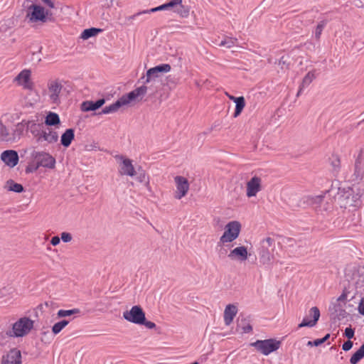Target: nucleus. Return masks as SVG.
I'll use <instances>...</instances> for the list:
<instances>
[{
	"mask_svg": "<svg viewBox=\"0 0 364 364\" xmlns=\"http://www.w3.org/2000/svg\"><path fill=\"white\" fill-rule=\"evenodd\" d=\"M361 195L355 193L350 187L338 188L336 193L333 196L335 203L341 208L348 207H356L360 202Z\"/></svg>",
	"mask_w": 364,
	"mask_h": 364,
	"instance_id": "obj_1",
	"label": "nucleus"
},
{
	"mask_svg": "<svg viewBox=\"0 0 364 364\" xmlns=\"http://www.w3.org/2000/svg\"><path fill=\"white\" fill-rule=\"evenodd\" d=\"M63 85L58 78H51L47 81L46 89L43 91V95L48 97L50 104L59 105L61 102Z\"/></svg>",
	"mask_w": 364,
	"mask_h": 364,
	"instance_id": "obj_2",
	"label": "nucleus"
},
{
	"mask_svg": "<svg viewBox=\"0 0 364 364\" xmlns=\"http://www.w3.org/2000/svg\"><path fill=\"white\" fill-rule=\"evenodd\" d=\"M31 156L36 161V164L33 168V171H36L41 166L50 169L55 167V159L49 153L33 151L31 153Z\"/></svg>",
	"mask_w": 364,
	"mask_h": 364,
	"instance_id": "obj_3",
	"label": "nucleus"
},
{
	"mask_svg": "<svg viewBox=\"0 0 364 364\" xmlns=\"http://www.w3.org/2000/svg\"><path fill=\"white\" fill-rule=\"evenodd\" d=\"M33 328V321L28 317L19 318L13 324L10 336L23 337L26 336Z\"/></svg>",
	"mask_w": 364,
	"mask_h": 364,
	"instance_id": "obj_4",
	"label": "nucleus"
},
{
	"mask_svg": "<svg viewBox=\"0 0 364 364\" xmlns=\"http://www.w3.org/2000/svg\"><path fill=\"white\" fill-rule=\"evenodd\" d=\"M240 230V222L236 220L229 222L225 227V231L220 238V242L225 244L234 241L238 237Z\"/></svg>",
	"mask_w": 364,
	"mask_h": 364,
	"instance_id": "obj_5",
	"label": "nucleus"
},
{
	"mask_svg": "<svg viewBox=\"0 0 364 364\" xmlns=\"http://www.w3.org/2000/svg\"><path fill=\"white\" fill-rule=\"evenodd\" d=\"M258 351L264 355H268L271 353L278 350L281 346V342L273 338L266 340H257L251 343Z\"/></svg>",
	"mask_w": 364,
	"mask_h": 364,
	"instance_id": "obj_6",
	"label": "nucleus"
},
{
	"mask_svg": "<svg viewBox=\"0 0 364 364\" xmlns=\"http://www.w3.org/2000/svg\"><path fill=\"white\" fill-rule=\"evenodd\" d=\"M48 12L45 11L44 8L37 4H31L28 7L26 18L30 22L36 23L42 22L45 23L47 21V16Z\"/></svg>",
	"mask_w": 364,
	"mask_h": 364,
	"instance_id": "obj_7",
	"label": "nucleus"
},
{
	"mask_svg": "<svg viewBox=\"0 0 364 364\" xmlns=\"http://www.w3.org/2000/svg\"><path fill=\"white\" fill-rule=\"evenodd\" d=\"M147 92V87L145 85L136 87L130 92L123 95L119 99L122 106L127 105L132 102H139Z\"/></svg>",
	"mask_w": 364,
	"mask_h": 364,
	"instance_id": "obj_8",
	"label": "nucleus"
},
{
	"mask_svg": "<svg viewBox=\"0 0 364 364\" xmlns=\"http://www.w3.org/2000/svg\"><path fill=\"white\" fill-rule=\"evenodd\" d=\"M145 313L140 306H133L130 310L123 312V318L129 322L141 325L144 322Z\"/></svg>",
	"mask_w": 364,
	"mask_h": 364,
	"instance_id": "obj_9",
	"label": "nucleus"
},
{
	"mask_svg": "<svg viewBox=\"0 0 364 364\" xmlns=\"http://www.w3.org/2000/svg\"><path fill=\"white\" fill-rule=\"evenodd\" d=\"M114 158L119 164V173L120 175L132 177L136 175V171L131 159L123 155H117Z\"/></svg>",
	"mask_w": 364,
	"mask_h": 364,
	"instance_id": "obj_10",
	"label": "nucleus"
},
{
	"mask_svg": "<svg viewBox=\"0 0 364 364\" xmlns=\"http://www.w3.org/2000/svg\"><path fill=\"white\" fill-rule=\"evenodd\" d=\"M166 10H171L181 18H187L189 16V8L183 4V0H169L166 3Z\"/></svg>",
	"mask_w": 364,
	"mask_h": 364,
	"instance_id": "obj_11",
	"label": "nucleus"
},
{
	"mask_svg": "<svg viewBox=\"0 0 364 364\" xmlns=\"http://www.w3.org/2000/svg\"><path fill=\"white\" fill-rule=\"evenodd\" d=\"M31 70L24 69L14 79V82L21 86L24 90H32L33 88V82L31 80Z\"/></svg>",
	"mask_w": 364,
	"mask_h": 364,
	"instance_id": "obj_12",
	"label": "nucleus"
},
{
	"mask_svg": "<svg viewBox=\"0 0 364 364\" xmlns=\"http://www.w3.org/2000/svg\"><path fill=\"white\" fill-rule=\"evenodd\" d=\"M262 190V178L258 176L252 177L246 184V196L248 198L255 197Z\"/></svg>",
	"mask_w": 364,
	"mask_h": 364,
	"instance_id": "obj_13",
	"label": "nucleus"
},
{
	"mask_svg": "<svg viewBox=\"0 0 364 364\" xmlns=\"http://www.w3.org/2000/svg\"><path fill=\"white\" fill-rule=\"evenodd\" d=\"M174 181L176 186L175 198L181 199L187 194L189 190V183L185 177L181 176H176Z\"/></svg>",
	"mask_w": 364,
	"mask_h": 364,
	"instance_id": "obj_14",
	"label": "nucleus"
},
{
	"mask_svg": "<svg viewBox=\"0 0 364 364\" xmlns=\"http://www.w3.org/2000/svg\"><path fill=\"white\" fill-rule=\"evenodd\" d=\"M58 140V132L53 130L52 128L45 126L43 131L41 132L40 137H38L37 143L41 144L46 141L48 144H54L56 143Z\"/></svg>",
	"mask_w": 364,
	"mask_h": 364,
	"instance_id": "obj_15",
	"label": "nucleus"
},
{
	"mask_svg": "<svg viewBox=\"0 0 364 364\" xmlns=\"http://www.w3.org/2000/svg\"><path fill=\"white\" fill-rule=\"evenodd\" d=\"M171 69V67L169 64H161L149 69L146 71L144 83H149L152 79L159 77V73H168Z\"/></svg>",
	"mask_w": 364,
	"mask_h": 364,
	"instance_id": "obj_16",
	"label": "nucleus"
},
{
	"mask_svg": "<svg viewBox=\"0 0 364 364\" xmlns=\"http://www.w3.org/2000/svg\"><path fill=\"white\" fill-rule=\"evenodd\" d=\"M21 353L17 348L11 349L3 355L1 364H21Z\"/></svg>",
	"mask_w": 364,
	"mask_h": 364,
	"instance_id": "obj_17",
	"label": "nucleus"
},
{
	"mask_svg": "<svg viewBox=\"0 0 364 364\" xmlns=\"http://www.w3.org/2000/svg\"><path fill=\"white\" fill-rule=\"evenodd\" d=\"M228 257L231 260L245 262L248 258L247 248L245 246H239L230 250Z\"/></svg>",
	"mask_w": 364,
	"mask_h": 364,
	"instance_id": "obj_18",
	"label": "nucleus"
},
{
	"mask_svg": "<svg viewBox=\"0 0 364 364\" xmlns=\"http://www.w3.org/2000/svg\"><path fill=\"white\" fill-rule=\"evenodd\" d=\"M1 159L9 167H14L18 164L19 158L14 150H6L1 154Z\"/></svg>",
	"mask_w": 364,
	"mask_h": 364,
	"instance_id": "obj_19",
	"label": "nucleus"
},
{
	"mask_svg": "<svg viewBox=\"0 0 364 364\" xmlns=\"http://www.w3.org/2000/svg\"><path fill=\"white\" fill-rule=\"evenodd\" d=\"M309 316L313 317V320H309L307 317L304 318L301 323L299 324V328L302 327H313L314 326L320 317V311L316 306H314L309 310Z\"/></svg>",
	"mask_w": 364,
	"mask_h": 364,
	"instance_id": "obj_20",
	"label": "nucleus"
},
{
	"mask_svg": "<svg viewBox=\"0 0 364 364\" xmlns=\"http://www.w3.org/2000/svg\"><path fill=\"white\" fill-rule=\"evenodd\" d=\"M26 125L27 129L30 131L37 142L45 125L40 123H36L34 121H28L26 122Z\"/></svg>",
	"mask_w": 364,
	"mask_h": 364,
	"instance_id": "obj_21",
	"label": "nucleus"
},
{
	"mask_svg": "<svg viewBox=\"0 0 364 364\" xmlns=\"http://www.w3.org/2000/svg\"><path fill=\"white\" fill-rule=\"evenodd\" d=\"M105 103L104 98L100 99L96 102L87 100L85 101L81 105V109L83 112L95 111L101 107Z\"/></svg>",
	"mask_w": 364,
	"mask_h": 364,
	"instance_id": "obj_22",
	"label": "nucleus"
},
{
	"mask_svg": "<svg viewBox=\"0 0 364 364\" xmlns=\"http://www.w3.org/2000/svg\"><path fill=\"white\" fill-rule=\"evenodd\" d=\"M237 313V307L233 304L226 306L224 311V321L225 325L229 326L233 321Z\"/></svg>",
	"mask_w": 364,
	"mask_h": 364,
	"instance_id": "obj_23",
	"label": "nucleus"
},
{
	"mask_svg": "<svg viewBox=\"0 0 364 364\" xmlns=\"http://www.w3.org/2000/svg\"><path fill=\"white\" fill-rule=\"evenodd\" d=\"M75 138V131L73 129H68L62 134L60 143L65 147H68Z\"/></svg>",
	"mask_w": 364,
	"mask_h": 364,
	"instance_id": "obj_24",
	"label": "nucleus"
},
{
	"mask_svg": "<svg viewBox=\"0 0 364 364\" xmlns=\"http://www.w3.org/2000/svg\"><path fill=\"white\" fill-rule=\"evenodd\" d=\"M336 190L334 188H331L323 194L317 195V196H310L307 197V202L312 205H318L323 201L326 193H328L329 196H331Z\"/></svg>",
	"mask_w": 364,
	"mask_h": 364,
	"instance_id": "obj_25",
	"label": "nucleus"
},
{
	"mask_svg": "<svg viewBox=\"0 0 364 364\" xmlns=\"http://www.w3.org/2000/svg\"><path fill=\"white\" fill-rule=\"evenodd\" d=\"M259 262L262 264H269L273 258V256L267 249V247H264V245L262 246V248L259 252Z\"/></svg>",
	"mask_w": 364,
	"mask_h": 364,
	"instance_id": "obj_26",
	"label": "nucleus"
},
{
	"mask_svg": "<svg viewBox=\"0 0 364 364\" xmlns=\"http://www.w3.org/2000/svg\"><path fill=\"white\" fill-rule=\"evenodd\" d=\"M164 10H166V3L161 5V6H159L157 7H155V8H152L151 9H146V10H143L141 11H139L130 16H129L127 18L128 21H132V20H134L137 16H140V15H142V14H151V13H154V12H156V11H164Z\"/></svg>",
	"mask_w": 364,
	"mask_h": 364,
	"instance_id": "obj_27",
	"label": "nucleus"
},
{
	"mask_svg": "<svg viewBox=\"0 0 364 364\" xmlns=\"http://www.w3.org/2000/svg\"><path fill=\"white\" fill-rule=\"evenodd\" d=\"M237 329L241 331L242 333H248L252 331V326L250 321L246 318H241L237 323Z\"/></svg>",
	"mask_w": 364,
	"mask_h": 364,
	"instance_id": "obj_28",
	"label": "nucleus"
},
{
	"mask_svg": "<svg viewBox=\"0 0 364 364\" xmlns=\"http://www.w3.org/2000/svg\"><path fill=\"white\" fill-rule=\"evenodd\" d=\"M122 107H123V106L121 104V102L119 99L115 102L112 103V105L105 107L102 109V112L100 114H110V113H114V112H117L118 109Z\"/></svg>",
	"mask_w": 364,
	"mask_h": 364,
	"instance_id": "obj_29",
	"label": "nucleus"
},
{
	"mask_svg": "<svg viewBox=\"0 0 364 364\" xmlns=\"http://www.w3.org/2000/svg\"><path fill=\"white\" fill-rule=\"evenodd\" d=\"M60 122V117L58 114L55 112H49L45 120L46 126H55L59 124Z\"/></svg>",
	"mask_w": 364,
	"mask_h": 364,
	"instance_id": "obj_30",
	"label": "nucleus"
},
{
	"mask_svg": "<svg viewBox=\"0 0 364 364\" xmlns=\"http://www.w3.org/2000/svg\"><path fill=\"white\" fill-rule=\"evenodd\" d=\"M363 358H364V343L351 356L350 363L351 364H357Z\"/></svg>",
	"mask_w": 364,
	"mask_h": 364,
	"instance_id": "obj_31",
	"label": "nucleus"
},
{
	"mask_svg": "<svg viewBox=\"0 0 364 364\" xmlns=\"http://www.w3.org/2000/svg\"><path fill=\"white\" fill-rule=\"evenodd\" d=\"M12 140L9 132L6 127L0 121V141H10Z\"/></svg>",
	"mask_w": 364,
	"mask_h": 364,
	"instance_id": "obj_32",
	"label": "nucleus"
},
{
	"mask_svg": "<svg viewBox=\"0 0 364 364\" xmlns=\"http://www.w3.org/2000/svg\"><path fill=\"white\" fill-rule=\"evenodd\" d=\"M102 31L100 28H91L84 30L81 33V38L87 40L90 37L95 36Z\"/></svg>",
	"mask_w": 364,
	"mask_h": 364,
	"instance_id": "obj_33",
	"label": "nucleus"
},
{
	"mask_svg": "<svg viewBox=\"0 0 364 364\" xmlns=\"http://www.w3.org/2000/svg\"><path fill=\"white\" fill-rule=\"evenodd\" d=\"M236 100L237 101L235 102L236 106L234 112V117L239 116L245 106V100L244 97H238Z\"/></svg>",
	"mask_w": 364,
	"mask_h": 364,
	"instance_id": "obj_34",
	"label": "nucleus"
},
{
	"mask_svg": "<svg viewBox=\"0 0 364 364\" xmlns=\"http://www.w3.org/2000/svg\"><path fill=\"white\" fill-rule=\"evenodd\" d=\"M316 74L315 70L309 71L303 78V80L301 82V85L304 88L309 86L311 82L316 78Z\"/></svg>",
	"mask_w": 364,
	"mask_h": 364,
	"instance_id": "obj_35",
	"label": "nucleus"
},
{
	"mask_svg": "<svg viewBox=\"0 0 364 364\" xmlns=\"http://www.w3.org/2000/svg\"><path fill=\"white\" fill-rule=\"evenodd\" d=\"M8 190L15 193H21L23 191V187L21 184L15 183L13 180L7 181Z\"/></svg>",
	"mask_w": 364,
	"mask_h": 364,
	"instance_id": "obj_36",
	"label": "nucleus"
},
{
	"mask_svg": "<svg viewBox=\"0 0 364 364\" xmlns=\"http://www.w3.org/2000/svg\"><path fill=\"white\" fill-rule=\"evenodd\" d=\"M80 313V310L79 309H73L69 310L60 309L57 313V316L58 318H63L75 314H79Z\"/></svg>",
	"mask_w": 364,
	"mask_h": 364,
	"instance_id": "obj_37",
	"label": "nucleus"
},
{
	"mask_svg": "<svg viewBox=\"0 0 364 364\" xmlns=\"http://www.w3.org/2000/svg\"><path fill=\"white\" fill-rule=\"evenodd\" d=\"M218 45L221 47L230 48L237 45V39L236 38L228 37L222 41Z\"/></svg>",
	"mask_w": 364,
	"mask_h": 364,
	"instance_id": "obj_38",
	"label": "nucleus"
},
{
	"mask_svg": "<svg viewBox=\"0 0 364 364\" xmlns=\"http://www.w3.org/2000/svg\"><path fill=\"white\" fill-rule=\"evenodd\" d=\"M69 321L64 319L55 323L52 327V332L53 334L57 335L69 323Z\"/></svg>",
	"mask_w": 364,
	"mask_h": 364,
	"instance_id": "obj_39",
	"label": "nucleus"
},
{
	"mask_svg": "<svg viewBox=\"0 0 364 364\" xmlns=\"http://www.w3.org/2000/svg\"><path fill=\"white\" fill-rule=\"evenodd\" d=\"M136 179L139 182L144 183V186L147 188V190L151 191L149 178L144 171L139 173L136 177Z\"/></svg>",
	"mask_w": 364,
	"mask_h": 364,
	"instance_id": "obj_40",
	"label": "nucleus"
},
{
	"mask_svg": "<svg viewBox=\"0 0 364 364\" xmlns=\"http://www.w3.org/2000/svg\"><path fill=\"white\" fill-rule=\"evenodd\" d=\"M333 171L338 173L341 168V161L338 156H332L330 159Z\"/></svg>",
	"mask_w": 364,
	"mask_h": 364,
	"instance_id": "obj_41",
	"label": "nucleus"
},
{
	"mask_svg": "<svg viewBox=\"0 0 364 364\" xmlns=\"http://www.w3.org/2000/svg\"><path fill=\"white\" fill-rule=\"evenodd\" d=\"M326 24H327V21H326V20L321 21L318 23V25L316 28V30H315V38L317 40L320 39L322 31H323L324 27L326 26Z\"/></svg>",
	"mask_w": 364,
	"mask_h": 364,
	"instance_id": "obj_42",
	"label": "nucleus"
},
{
	"mask_svg": "<svg viewBox=\"0 0 364 364\" xmlns=\"http://www.w3.org/2000/svg\"><path fill=\"white\" fill-rule=\"evenodd\" d=\"M23 129H24V125H23V122L18 123L17 125L16 126V129L14 131V136L12 137V140H14L16 138V136L18 138H19L20 136L21 135Z\"/></svg>",
	"mask_w": 364,
	"mask_h": 364,
	"instance_id": "obj_43",
	"label": "nucleus"
},
{
	"mask_svg": "<svg viewBox=\"0 0 364 364\" xmlns=\"http://www.w3.org/2000/svg\"><path fill=\"white\" fill-rule=\"evenodd\" d=\"M355 174L356 175V178H362L363 174L360 168V162L358 161H356L355 164Z\"/></svg>",
	"mask_w": 364,
	"mask_h": 364,
	"instance_id": "obj_44",
	"label": "nucleus"
},
{
	"mask_svg": "<svg viewBox=\"0 0 364 364\" xmlns=\"http://www.w3.org/2000/svg\"><path fill=\"white\" fill-rule=\"evenodd\" d=\"M60 239L64 242H70L72 240L73 237L70 233L67 232H63L60 235Z\"/></svg>",
	"mask_w": 364,
	"mask_h": 364,
	"instance_id": "obj_45",
	"label": "nucleus"
},
{
	"mask_svg": "<svg viewBox=\"0 0 364 364\" xmlns=\"http://www.w3.org/2000/svg\"><path fill=\"white\" fill-rule=\"evenodd\" d=\"M273 243H274V240L272 238L268 237L262 241V246L264 245V247H267V248H268V247H271L273 245Z\"/></svg>",
	"mask_w": 364,
	"mask_h": 364,
	"instance_id": "obj_46",
	"label": "nucleus"
},
{
	"mask_svg": "<svg viewBox=\"0 0 364 364\" xmlns=\"http://www.w3.org/2000/svg\"><path fill=\"white\" fill-rule=\"evenodd\" d=\"M141 325H144L149 329H153V328H156L155 323L150 321H146L145 316H144V322L142 323Z\"/></svg>",
	"mask_w": 364,
	"mask_h": 364,
	"instance_id": "obj_47",
	"label": "nucleus"
},
{
	"mask_svg": "<svg viewBox=\"0 0 364 364\" xmlns=\"http://www.w3.org/2000/svg\"><path fill=\"white\" fill-rule=\"evenodd\" d=\"M345 336L349 339L353 338L354 330L350 327L346 328L345 329Z\"/></svg>",
	"mask_w": 364,
	"mask_h": 364,
	"instance_id": "obj_48",
	"label": "nucleus"
},
{
	"mask_svg": "<svg viewBox=\"0 0 364 364\" xmlns=\"http://www.w3.org/2000/svg\"><path fill=\"white\" fill-rule=\"evenodd\" d=\"M352 347H353V342L350 341V340L346 341L342 346V348L345 351H348V350H350Z\"/></svg>",
	"mask_w": 364,
	"mask_h": 364,
	"instance_id": "obj_49",
	"label": "nucleus"
},
{
	"mask_svg": "<svg viewBox=\"0 0 364 364\" xmlns=\"http://www.w3.org/2000/svg\"><path fill=\"white\" fill-rule=\"evenodd\" d=\"M60 237H59L58 236H54L50 240V243L53 246L58 245L60 243Z\"/></svg>",
	"mask_w": 364,
	"mask_h": 364,
	"instance_id": "obj_50",
	"label": "nucleus"
},
{
	"mask_svg": "<svg viewBox=\"0 0 364 364\" xmlns=\"http://www.w3.org/2000/svg\"><path fill=\"white\" fill-rule=\"evenodd\" d=\"M45 4H46L50 8L54 7V4L52 0H41Z\"/></svg>",
	"mask_w": 364,
	"mask_h": 364,
	"instance_id": "obj_51",
	"label": "nucleus"
},
{
	"mask_svg": "<svg viewBox=\"0 0 364 364\" xmlns=\"http://www.w3.org/2000/svg\"><path fill=\"white\" fill-rule=\"evenodd\" d=\"M323 343V341L321 338H319V339H316L314 341V346H318L320 345H321Z\"/></svg>",
	"mask_w": 364,
	"mask_h": 364,
	"instance_id": "obj_52",
	"label": "nucleus"
},
{
	"mask_svg": "<svg viewBox=\"0 0 364 364\" xmlns=\"http://www.w3.org/2000/svg\"><path fill=\"white\" fill-rule=\"evenodd\" d=\"M304 89V87H302L301 85L299 86V90H298V92L296 94V96L299 97L301 93L302 92L303 90Z\"/></svg>",
	"mask_w": 364,
	"mask_h": 364,
	"instance_id": "obj_53",
	"label": "nucleus"
},
{
	"mask_svg": "<svg viewBox=\"0 0 364 364\" xmlns=\"http://www.w3.org/2000/svg\"><path fill=\"white\" fill-rule=\"evenodd\" d=\"M329 337H330V334H326L323 338H322L321 339L323 341V343H324L326 341H327Z\"/></svg>",
	"mask_w": 364,
	"mask_h": 364,
	"instance_id": "obj_54",
	"label": "nucleus"
},
{
	"mask_svg": "<svg viewBox=\"0 0 364 364\" xmlns=\"http://www.w3.org/2000/svg\"><path fill=\"white\" fill-rule=\"evenodd\" d=\"M229 99L232 100L234 102H236L237 97H234V96H232V95H229Z\"/></svg>",
	"mask_w": 364,
	"mask_h": 364,
	"instance_id": "obj_55",
	"label": "nucleus"
},
{
	"mask_svg": "<svg viewBox=\"0 0 364 364\" xmlns=\"http://www.w3.org/2000/svg\"><path fill=\"white\" fill-rule=\"evenodd\" d=\"M346 294H341V295L339 296V298H338V301H342V300H343V299H346Z\"/></svg>",
	"mask_w": 364,
	"mask_h": 364,
	"instance_id": "obj_56",
	"label": "nucleus"
},
{
	"mask_svg": "<svg viewBox=\"0 0 364 364\" xmlns=\"http://www.w3.org/2000/svg\"><path fill=\"white\" fill-rule=\"evenodd\" d=\"M279 65H284L285 64V60H284V57L281 58V59L279 60Z\"/></svg>",
	"mask_w": 364,
	"mask_h": 364,
	"instance_id": "obj_57",
	"label": "nucleus"
},
{
	"mask_svg": "<svg viewBox=\"0 0 364 364\" xmlns=\"http://www.w3.org/2000/svg\"><path fill=\"white\" fill-rule=\"evenodd\" d=\"M307 345L310 346H314V341H309Z\"/></svg>",
	"mask_w": 364,
	"mask_h": 364,
	"instance_id": "obj_58",
	"label": "nucleus"
},
{
	"mask_svg": "<svg viewBox=\"0 0 364 364\" xmlns=\"http://www.w3.org/2000/svg\"><path fill=\"white\" fill-rule=\"evenodd\" d=\"M28 171H31V170L29 169V168L28 167V168H26V172H28Z\"/></svg>",
	"mask_w": 364,
	"mask_h": 364,
	"instance_id": "obj_59",
	"label": "nucleus"
},
{
	"mask_svg": "<svg viewBox=\"0 0 364 364\" xmlns=\"http://www.w3.org/2000/svg\"><path fill=\"white\" fill-rule=\"evenodd\" d=\"M306 317L309 319V318H310L311 316H309V314Z\"/></svg>",
	"mask_w": 364,
	"mask_h": 364,
	"instance_id": "obj_60",
	"label": "nucleus"
},
{
	"mask_svg": "<svg viewBox=\"0 0 364 364\" xmlns=\"http://www.w3.org/2000/svg\"><path fill=\"white\" fill-rule=\"evenodd\" d=\"M363 121H364V119H363Z\"/></svg>",
	"mask_w": 364,
	"mask_h": 364,
	"instance_id": "obj_61",
	"label": "nucleus"
}]
</instances>
